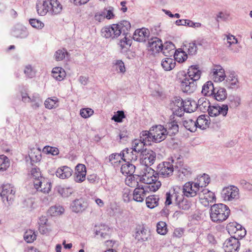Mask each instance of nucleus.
Wrapping results in <instances>:
<instances>
[{
  "label": "nucleus",
  "mask_w": 252,
  "mask_h": 252,
  "mask_svg": "<svg viewBox=\"0 0 252 252\" xmlns=\"http://www.w3.org/2000/svg\"><path fill=\"white\" fill-rule=\"evenodd\" d=\"M140 178L141 182L145 184L144 186H147L151 191H157L161 186L160 181H158V173H155V170L149 166H144Z\"/></svg>",
  "instance_id": "obj_1"
},
{
  "label": "nucleus",
  "mask_w": 252,
  "mask_h": 252,
  "mask_svg": "<svg viewBox=\"0 0 252 252\" xmlns=\"http://www.w3.org/2000/svg\"><path fill=\"white\" fill-rule=\"evenodd\" d=\"M230 213L228 207L222 203L211 205L209 210L211 220L218 223L225 220L228 218Z\"/></svg>",
  "instance_id": "obj_2"
},
{
  "label": "nucleus",
  "mask_w": 252,
  "mask_h": 252,
  "mask_svg": "<svg viewBox=\"0 0 252 252\" xmlns=\"http://www.w3.org/2000/svg\"><path fill=\"white\" fill-rule=\"evenodd\" d=\"M228 111V107L227 104H223L221 106L219 105L210 106L208 113L209 117H215L220 116V119L223 120L226 116Z\"/></svg>",
  "instance_id": "obj_3"
},
{
  "label": "nucleus",
  "mask_w": 252,
  "mask_h": 252,
  "mask_svg": "<svg viewBox=\"0 0 252 252\" xmlns=\"http://www.w3.org/2000/svg\"><path fill=\"white\" fill-rule=\"evenodd\" d=\"M151 130L153 142L159 143L165 139L167 134L166 129L163 126L157 125L152 126L151 128Z\"/></svg>",
  "instance_id": "obj_4"
},
{
  "label": "nucleus",
  "mask_w": 252,
  "mask_h": 252,
  "mask_svg": "<svg viewBox=\"0 0 252 252\" xmlns=\"http://www.w3.org/2000/svg\"><path fill=\"white\" fill-rule=\"evenodd\" d=\"M198 197L201 203L205 207H208L210 203L216 201L215 193L208 189H202L200 191Z\"/></svg>",
  "instance_id": "obj_5"
},
{
  "label": "nucleus",
  "mask_w": 252,
  "mask_h": 252,
  "mask_svg": "<svg viewBox=\"0 0 252 252\" xmlns=\"http://www.w3.org/2000/svg\"><path fill=\"white\" fill-rule=\"evenodd\" d=\"M156 154L150 149L145 148L140 155V163L144 166H150L156 160Z\"/></svg>",
  "instance_id": "obj_6"
},
{
  "label": "nucleus",
  "mask_w": 252,
  "mask_h": 252,
  "mask_svg": "<svg viewBox=\"0 0 252 252\" xmlns=\"http://www.w3.org/2000/svg\"><path fill=\"white\" fill-rule=\"evenodd\" d=\"M200 189L195 185L194 182H188L183 186V195L188 198L193 197L198 195Z\"/></svg>",
  "instance_id": "obj_7"
},
{
  "label": "nucleus",
  "mask_w": 252,
  "mask_h": 252,
  "mask_svg": "<svg viewBox=\"0 0 252 252\" xmlns=\"http://www.w3.org/2000/svg\"><path fill=\"white\" fill-rule=\"evenodd\" d=\"M181 88L184 93L190 94L195 92L197 88V82L186 75L181 82Z\"/></svg>",
  "instance_id": "obj_8"
},
{
  "label": "nucleus",
  "mask_w": 252,
  "mask_h": 252,
  "mask_svg": "<svg viewBox=\"0 0 252 252\" xmlns=\"http://www.w3.org/2000/svg\"><path fill=\"white\" fill-rule=\"evenodd\" d=\"M240 246L239 240L235 236H231L225 241L223 248L225 252H237Z\"/></svg>",
  "instance_id": "obj_9"
},
{
  "label": "nucleus",
  "mask_w": 252,
  "mask_h": 252,
  "mask_svg": "<svg viewBox=\"0 0 252 252\" xmlns=\"http://www.w3.org/2000/svg\"><path fill=\"white\" fill-rule=\"evenodd\" d=\"M221 195L225 200L229 201L239 198V189L234 186H230L223 189Z\"/></svg>",
  "instance_id": "obj_10"
},
{
  "label": "nucleus",
  "mask_w": 252,
  "mask_h": 252,
  "mask_svg": "<svg viewBox=\"0 0 252 252\" xmlns=\"http://www.w3.org/2000/svg\"><path fill=\"white\" fill-rule=\"evenodd\" d=\"M15 191L10 184L3 185L2 186V190L0 195L3 202L7 201L8 203H11L14 199Z\"/></svg>",
  "instance_id": "obj_11"
},
{
  "label": "nucleus",
  "mask_w": 252,
  "mask_h": 252,
  "mask_svg": "<svg viewBox=\"0 0 252 252\" xmlns=\"http://www.w3.org/2000/svg\"><path fill=\"white\" fill-rule=\"evenodd\" d=\"M33 185L37 191H40L44 193H47L51 190V184L49 181L44 178H40V180L33 181Z\"/></svg>",
  "instance_id": "obj_12"
},
{
  "label": "nucleus",
  "mask_w": 252,
  "mask_h": 252,
  "mask_svg": "<svg viewBox=\"0 0 252 252\" xmlns=\"http://www.w3.org/2000/svg\"><path fill=\"white\" fill-rule=\"evenodd\" d=\"M158 172V174L162 176L163 177H168L172 175L174 168L173 166L169 162H163L159 164L157 167Z\"/></svg>",
  "instance_id": "obj_13"
},
{
  "label": "nucleus",
  "mask_w": 252,
  "mask_h": 252,
  "mask_svg": "<svg viewBox=\"0 0 252 252\" xmlns=\"http://www.w3.org/2000/svg\"><path fill=\"white\" fill-rule=\"evenodd\" d=\"M114 26L115 24H113L111 26H105L102 28L101 30L102 36L111 39L118 37L120 35V32H118Z\"/></svg>",
  "instance_id": "obj_14"
},
{
  "label": "nucleus",
  "mask_w": 252,
  "mask_h": 252,
  "mask_svg": "<svg viewBox=\"0 0 252 252\" xmlns=\"http://www.w3.org/2000/svg\"><path fill=\"white\" fill-rule=\"evenodd\" d=\"M44 5L48 9V12L52 14H58L62 10V6L57 0H45Z\"/></svg>",
  "instance_id": "obj_15"
},
{
  "label": "nucleus",
  "mask_w": 252,
  "mask_h": 252,
  "mask_svg": "<svg viewBox=\"0 0 252 252\" xmlns=\"http://www.w3.org/2000/svg\"><path fill=\"white\" fill-rule=\"evenodd\" d=\"M149 190V189L147 186H138V188H136L134 190L133 194V199L137 202H142L146 196L147 192H148Z\"/></svg>",
  "instance_id": "obj_16"
},
{
  "label": "nucleus",
  "mask_w": 252,
  "mask_h": 252,
  "mask_svg": "<svg viewBox=\"0 0 252 252\" xmlns=\"http://www.w3.org/2000/svg\"><path fill=\"white\" fill-rule=\"evenodd\" d=\"M150 32L148 29L142 28L135 30L133 35V38L134 40L138 42H145L148 39Z\"/></svg>",
  "instance_id": "obj_17"
},
{
  "label": "nucleus",
  "mask_w": 252,
  "mask_h": 252,
  "mask_svg": "<svg viewBox=\"0 0 252 252\" xmlns=\"http://www.w3.org/2000/svg\"><path fill=\"white\" fill-rule=\"evenodd\" d=\"M162 44L161 40L156 37H152L148 41L149 50L152 51L153 53L161 51Z\"/></svg>",
  "instance_id": "obj_18"
},
{
  "label": "nucleus",
  "mask_w": 252,
  "mask_h": 252,
  "mask_svg": "<svg viewBox=\"0 0 252 252\" xmlns=\"http://www.w3.org/2000/svg\"><path fill=\"white\" fill-rule=\"evenodd\" d=\"M75 181L78 183H81L86 179V168L82 164H78L75 168Z\"/></svg>",
  "instance_id": "obj_19"
},
{
  "label": "nucleus",
  "mask_w": 252,
  "mask_h": 252,
  "mask_svg": "<svg viewBox=\"0 0 252 252\" xmlns=\"http://www.w3.org/2000/svg\"><path fill=\"white\" fill-rule=\"evenodd\" d=\"M149 233L144 226H139L136 228L135 239L139 242H144L148 240Z\"/></svg>",
  "instance_id": "obj_20"
},
{
  "label": "nucleus",
  "mask_w": 252,
  "mask_h": 252,
  "mask_svg": "<svg viewBox=\"0 0 252 252\" xmlns=\"http://www.w3.org/2000/svg\"><path fill=\"white\" fill-rule=\"evenodd\" d=\"M87 208V204L83 198L75 199L71 204V209L75 213L82 212Z\"/></svg>",
  "instance_id": "obj_21"
},
{
  "label": "nucleus",
  "mask_w": 252,
  "mask_h": 252,
  "mask_svg": "<svg viewBox=\"0 0 252 252\" xmlns=\"http://www.w3.org/2000/svg\"><path fill=\"white\" fill-rule=\"evenodd\" d=\"M72 172V170L70 167L63 166L57 169L56 171V175L58 178L64 179L70 177Z\"/></svg>",
  "instance_id": "obj_22"
},
{
  "label": "nucleus",
  "mask_w": 252,
  "mask_h": 252,
  "mask_svg": "<svg viewBox=\"0 0 252 252\" xmlns=\"http://www.w3.org/2000/svg\"><path fill=\"white\" fill-rule=\"evenodd\" d=\"M210 121L211 120L208 115H201L195 121L196 127H199L202 129H206L209 127Z\"/></svg>",
  "instance_id": "obj_23"
},
{
  "label": "nucleus",
  "mask_w": 252,
  "mask_h": 252,
  "mask_svg": "<svg viewBox=\"0 0 252 252\" xmlns=\"http://www.w3.org/2000/svg\"><path fill=\"white\" fill-rule=\"evenodd\" d=\"M141 178L140 176L138 175H128V177L126 179L125 182L126 185L131 188H138L139 185V182H141Z\"/></svg>",
  "instance_id": "obj_24"
},
{
  "label": "nucleus",
  "mask_w": 252,
  "mask_h": 252,
  "mask_svg": "<svg viewBox=\"0 0 252 252\" xmlns=\"http://www.w3.org/2000/svg\"><path fill=\"white\" fill-rule=\"evenodd\" d=\"M115 27L117 29L118 32H120V35L123 33V35H126L128 33V31L131 28L130 23L126 20L121 21L117 24H115Z\"/></svg>",
  "instance_id": "obj_25"
},
{
  "label": "nucleus",
  "mask_w": 252,
  "mask_h": 252,
  "mask_svg": "<svg viewBox=\"0 0 252 252\" xmlns=\"http://www.w3.org/2000/svg\"><path fill=\"white\" fill-rule=\"evenodd\" d=\"M166 133L170 136L174 135L179 131V126L177 122L174 120L166 124L165 127Z\"/></svg>",
  "instance_id": "obj_26"
},
{
  "label": "nucleus",
  "mask_w": 252,
  "mask_h": 252,
  "mask_svg": "<svg viewBox=\"0 0 252 252\" xmlns=\"http://www.w3.org/2000/svg\"><path fill=\"white\" fill-rule=\"evenodd\" d=\"M138 154L136 152H134V150L131 148L130 149H126V150H124L123 157L125 161L127 160V161H135L137 159Z\"/></svg>",
  "instance_id": "obj_27"
},
{
  "label": "nucleus",
  "mask_w": 252,
  "mask_h": 252,
  "mask_svg": "<svg viewBox=\"0 0 252 252\" xmlns=\"http://www.w3.org/2000/svg\"><path fill=\"white\" fill-rule=\"evenodd\" d=\"M201 72L197 65H192L188 69L187 77H189L196 82L200 78Z\"/></svg>",
  "instance_id": "obj_28"
},
{
  "label": "nucleus",
  "mask_w": 252,
  "mask_h": 252,
  "mask_svg": "<svg viewBox=\"0 0 252 252\" xmlns=\"http://www.w3.org/2000/svg\"><path fill=\"white\" fill-rule=\"evenodd\" d=\"M174 44L171 42H166L162 44L161 51L165 56L172 57L175 50Z\"/></svg>",
  "instance_id": "obj_29"
},
{
  "label": "nucleus",
  "mask_w": 252,
  "mask_h": 252,
  "mask_svg": "<svg viewBox=\"0 0 252 252\" xmlns=\"http://www.w3.org/2000/svg\"><path fill=\"white\" fill-rule=\"evenodd\" d=\"M181 189L180 187L176 186L173 188V193L171 194L170 192H166V200H165V205H169L172 204V199L173 198H174L175 203L176 204V201H178L179 195H178V190H180Z\"/></svg>",
  "instance_id": "obj_30"
},
{
  "label": "nucleus",
  "mask_w": 252,
  "mask_h": 252,
  "mask_svg": "<svg viewBox=\"0 0 252 252\" xmlns=\"http://www.w3.org/2000/svg\"><path fill=\"white\" fill-rule=\"evenodd\" d=\"M227 95L226 90L221 87H216L215 92L214 91L212 95L215 99L219 101L225 100L227 97Z\"/></svg>",
  "instance_id": "obj_31"
},
{
  "label": "nucleus",
  "mask_w": 252,
  "mask_h": 252,
  "mask_svg": "<svg viewBox=\"0 0 252 252\" xmlns=\"http://www.w3.org/2000/svg\"><path fill=\"white\" fill-rule=\"evenodd\" d=\"M211 106L210 101L206 97H201L198 100L196 103V108L200 111L205 113L208 111Z\"/></svg>",
  "instance_id": "obj_32"
},
{
  "label": "nucleus",
  "mask_w": 252,
  "mask_h": 252,
  "mask_svg": "<svg viewBox=\"0 0 252 252\" xmlns=\"http://www.w3.org/2000/svg\"><path fill=\"white\" fill-rule=\"evenodd\" d=\"M210 179L209 175L204 174L203 175L197 178V181L194 183L199 188L200 190L204 189V187H206L210 183Z\"/></svg>",
  "instance_id": "obj_33"
},
{
  "label": "nucleus",
  "mask_w": 252,
  "mask_h": 252,
  "mask_svg": "<svg viewBox=\"0 0 252 252\" xmlns=\"http://www.w3.org/2000/svg\"><path fill=\"white\" fill-rule=\"evenodd\" d=\"M161 65L165 71H170L175 67L176 62L171 58H165L162 60Z\"/></svg>",
  "instance_id": "obj_34"
},
{
  "label": "nucleus",
  "mask_w": 252,
  "mask_h": 252,
  "mask_svg": "<svg viewBox=\"0 0 252 252\" xmlns=\"http://www.w3.org/2000/svg\"><path fill=\"white\" fill-rule=\"evenodd\" d=\"M52 73L53 77L59 81L63 80L66 76V72L64 69L60 67H54Z\"/></svg>",
  "instance_id": "obj_35"
},
{
  "label": "nucleus",
  "mask_w": 252,
  "mask_h": 252,
  "mask_svg": "<svg viewBox=\"0 0 252 252\" xmlns=\"http://www.w3.org/2000/svg\"><path fill=\"white\" fill-rule=\"evenodd\" d=\"M135 170V166L130 163L129 161H127L126 163L123 164L121 168V171L123 175H132Z\"/></svg>",
  "instance_id": "obj_36"
},
{
  "label": "nucleus",
  "mask_w": 252,
  "mask_h": 252,
  "mask_svg": "<svg viewBox=\"0 0 252 252\" xmlns=\"http://www.w3.org/2000/svg\"><path fill=\"white\" fill-rule=\"evenodd\" d=\"M215 88L212 81L207 82L202 87V93L205 96H212Z\"/></svg>",
  "instance_id": "obj_37"
},
{
  "label": "nucleus",
  "mask_w": 252,
  "mask_h": 252,
  "mask_svg": "<svg viewBox=\"0 0 252 252\" xmlns=\"http://www.w3.org/2000/svg\"><path fill=\"white\" fill-rule=\"evenodd\" d=\"M178 208L183 210H188L190 209L191 203L188 199L183 197V195L179 198L176 203Z\"/></svg>",
  "instance_id": "obj_38"
},
{
  "label": "nucleus",
  "mask_w": 252,
  "mask_h": 252,
  "mask_svg": "<svg viewBox=\"0 0 252 252\" xmlns=\"http://www.w3.org/2000/svg\"><path fill=\"white\" fill-rule=\"evenodd\" d=\"M180 163L181 162H180V165H181ZM183 164L181 165L182 166L179 168L178 171V176L182 179L189 177L192 173L190 167L187 165L185 166H183Z\"/></svg>",
  "instance_id": "obj_39"
},
{
  "label": "nucleus",
  "mask_w": 252,
  "mask_h": 252,
  "mask_svg": "<svg viewBox=\"0 0 252 252\" xmlns=\"http://www.w3.org/2000/svg\"><path fill=\"white\" fill-rule=\"evenodd\" d=\"M227 46L230 48V50L234 53H237L239 51L238 48H233V46L231 47V45H235L237 42V39L232 34H228L226 35Z\"/></svg>",
  "instance_id": "obj_40"
},
{
  "label": "nucleus",
  "mask_w": 252,
  "mask_h": 252,
  "mask_svg": "<svg viewBox=\"0 0 252 252\" xmlns=\"http://www.w3.org/2000/svg\"><path fill=\"white\" fill-rule=\"evenodd\" d=\"M144 143L145 142H142L139 139H135L132 142V148L131 149L134 150V152H136L138 153H140L141 155L145 149L144 148L146 144Z\"/></svg>",
  "instance_id": "obj_41"
},
{
  "label": "nucleus",
  "mask_w": 252,
  "mask_h": 252,
  "mask_svg": "<svg viewBox=\"0 0 252 252\" xmlns=\"http://www.w3.org/2000/svg\"><path fill=\"white\" fill-rule=\"evenodd\" d=\"M177 26H186L189 27H200L201 24L199 23H194L191 20L189 19H180L175 22Z\"/></svg>",
  "instance_id": "obj_42"
},
{
  "label": "nucleus",
  "mask_w": 252,
  "mask_h": 252,
  "mask_svg": "<svg viewBox=\"0 0 252 252\" xmlns=\"http://www.w3.org/2000/svg\"><path fill=\"white\" fill-rule=\"evenodd\" d=\"M213 75L216 81H223L225 77L224 69L220 66H217L213 69Z\"/></svg>",
  "instance_id": "obj_43"
},
{
  "label": "nucleus",
  "mask_w": 252,
  "mask_h": 252,
  "mask_svg": "<svg viewBox=\"0 0 252 252\" xmlns=\"http://www.w3.org/2000/svg\"><path fill=\"white\" fill-rule=\"evenodd\" d=\"M238 80L233 74L228 76L226 80V86L228 88L234 89L238 87Z\"/></svg>",
  "instance_id": "obj_44"
},
{
  "label": "nucleus",
  "mask_w": 252,
  "mask_h": 252,
  "mask_svg": "<svg viewBox=\"0 0 252 252\" xmlns=\"http://www.w3.org/2000/svg\"><path fill=\"white\" fill-rule=\"evenodd\" d=\"M174 58V61L179 63H183L185 62L188 58V55L184 51H179L176 50L173 54Z\"/></svg>",
  "instance_id": "obj_45"
},
{
  "label": "nucleus",
  "mask_w": 252,
  "mask_h": 252,
  "mask_svg": "<svg viewBox=\"0 0 252 252\" xmlns=\"http://www.w3.org/2000/svg\"><path fill=\"white\" fill-rule=\"evenodd\" d=\"M159 198L156 195H151L146 197V203L147 207L153 209L158 205Z\"/></svg>",
  "instance_id": "obj_46"
},
{
  "label": "nucleus",
  "mask_w": 252,
  "mask_h": 252,
  "mask_svg": "<svg viewBox=\"0 0 252 252\" xmlns=\"http://www.w3.org/2000/svg\"><path fill=\"white\" fill-rule=\"evenodd\" d=\"M151 129L149 131L145 130L141 132L140 135V139L142 142H145L144 143H145L147 145H150V142L151 141H153V139L151 137Z\"/></svg>",
  "instance_id": "obj_47"
},
{
  "label": "nucleus",
  "mask_w": 252,
  "mask_h": 252,
  "mask_svg": "<svg viewBox=\"0 0 252 252\" xmlns=\"http://www.w3.org/2000/svg\"><path fill=\"white\" fill-rule=\"evenodd\" d=\"M30 102L32 103V107L34 109H37L42 103V100L38 94H34L31 97Z\"/></svg>",
  "instance_id": "obj_48"
},
{
  "label": "nucleus",
  "mask_w": 252,
  "mask_h": 252,
  "mask_svg": "<svg viewBox=\"0 0 252 252\" xmlns=\"http://www.w3.org/2000/svg\"><path fill=\"white\" fill-rule=\"evenodd\" d=\"M64 211V208L61 206L51 207L48 210V214L52 216H56L62 214Z\"/></svg>",
  "instance_id": "obj_49"
},
{
  "label": "nucleus",
  "mask_w": 252,
  "mask_h": 252,
  "mask_svg": "<svg viewBox=\"0 0 252 252\" xmlns=\"http://www.w3.org/2000/svg\"><path fill=\"white\" fill-rule=\"evenodd\" d=\"M10 166L8 158L3 155H0V171H5Z\"/></svg>",
  "instance_id": "obj_50"
},
{
  "label": "nucleus",
  "mask_w": 252,
  "mask_h": 252,
  "mask_svg": "<svg viewBox=\"0 0 252 252\" xmlns=\"http://www.w3.org/2000/svg\"><path fill=\"white\" fill-rule=\"evenodd\" d=\"M183 125L185 127L191 132H194L196 130L195 121L190 119H188L183 121Z\"/></svg>",
  "instance_id": "obj_51"
},
{
  "label": "nucleus",
  "mask_w": 252,
  "mask_h": 252,
  "mask_svg": "<svg viewBox=\"0 0 252 252\" xmlns=\"http://www.w3.org/2000/svg\"><path fill=\"white\" fill-rule=\"evenodd\" d=\"M196 108V103L195 101L184 100V111L188 112H193Z\"/></svg>",
  "instance_id": "obj_52"
},
{
  "label": "nucleus",
  "mask_w": 252,
  "mask_h": 252,
  "mask_svg": "<svg viewBox=\"0 0 252 252\" xmlns=\"http://www.w3.org/2000/svg\"><path fill=\"white\" fill-rule=\"evenodd\" d=\"M58 99L56 97L53 98H48L44 102L45 106L46 108L51 109L56 108L58 106Z\"/></svg>",
  "instance_id": "obj_53"
},
{
  "label": "nucleus",
  "mask_w": 252,
  "mask_h": 252,
  "mask_svg": "<svg viewBox=\"0 0 252 252\" xmlns=\"http://www.w3.org/2000/svg\"><path fill=\"white\" fill-rule=\"evenodd\" d=\"M36 235L35 232L31 230L27 231L24 234V239L29 243L32 242L34 240L36 239Z\"/></svg>",
  "instance_id": "obj_54"
},
{
  "label": "nucleus",
  "mask_w": 252,
  "mask_h": 252,
  "mask_svg": "<svg viewBox=\"0 0 252 252\" xmlns=\"http://www.w3.org/2000/svg\"><path fill=\"white\" fill-rule=\"evenodd\" d=\"M157 231L160 235L166 234L167 232L166 223L164 221L158 222L157 225Z\"/></svg>",
  "instance_id": "obj_55"
},
{
  "label": "nucleus",
  "mask_w": 252,
  "mask_h": 252,
  "mask_svg": "<svg viewBox=\"0 0 252 252\" xmlns=\"http://www.w3.org/2000/svg\"><path fill=\"white\" fill-rule=\"evenodd\" d=\"M68 55V52L65 49H60L57 50L55 53V57L57 61H62L65 58V55Z\"/></svg>",
  "instance_id": "obj_56"
},
{
  "label": "nucleus",
  "mask_w": 252,
  "mask_h": 252,
  "mask_svg": "<svg viewBox=\"0 0 252 252\" xmlns=\"http://www.w3.org/2000/svg\"><path fill=\"white\" fill-rule=\"evenodd\" d=\"M173 103L174 105L177 107L178 110H180L182 112L184 107V101L179 96H176L174 98Z\"/></svg>",
  "instance_id": "obj_57"
},
{
  "label": "nucleus",
  "mask_w": 252,
  "mask_h": 252,
  "mask_svg": "<svg viewBox=\"0 0 252 252\" xmlns=\"http://www.w3.org/2000/svg\"><path fill=\"white\" fill-rule=\"evenodd\" d=\"M186 47L187 48V49L189 55H194L196 54L197 47L195 41L189 43Z\"/></svg>",
  "instance_id": "obj_58"
},
{
  "label": "nucleus",
  "mask_w": 252,
  "mask_h": 252,
  "mask_svg": "<svg viewBox=\"0 0 252 252\" xmlns=\"http://www.w3.org/2000/svg\"><path fill=\"white\" fill-rule=\"evenodd\" d=\"M36 10L38 14L41 16L45 15L48 11V9L44 5V1L43 3L36 4Z\"/></svg>",
  "instance_id": "obj_59"
},
{
  "label": "nucleus",
  "mask_w": 252,
  "mask_h": 252,
  "mask_svg": "<svg viewBox=\"0 0 252 252\" xmlns=\"http://www.w3.org/2000/svg\"><path fill=\"white\" fill-rule=\"evenodd\" d=\"M230 16V14L227 12H219L217 15L216 17V21L219 23L220 22L219 19H221L222 21H225L228 20Z\"/></svg>",
  "instance_id": "obj_60"
},
{
  "label": "nucleus",
  "mask_w": 252,
  "mask_h": 252,
  "mask_svg": "<svg viewBox=\"0 0 252 252\" xmlns=\"http://www.w3.org/2000/svg\"><path fill=\"white\" fill-rule=\"evenodd\" d=\"M116 70L119 72L124 73L126 72V68L124 62L121 60H116L114 63Z\"/></svg>",
  "instance_id": "obj_61"
},
{
  "label": "nucleus",
  "mask_w": 252,
  "mask_h": 252,
  "mask_svg": "<svg viewBox=\"0 0 252 252\" xmlns=\"http://www.w3.org/2000/svg\"><path fill=\"white\" fill-rule=\"evenodd\" d=\"M125 117V115L123 111H118L112 118V120L117 123L122 122L123 119Z\"/></svg>",
  "instance_id": "obj_62"
},
{
  "label": "nucleus",
  "mask_w": 252,
  "mask_h": 252,
  "mask_svg": "<svg viewBox=\"0 0 252 252\" xmlns=\"http://www.w3.org/2000/svg\"><path fill=\"white\" fill-rule=\"evenodd\" d=\"M29 22L32 27L36 29H41L44 27V24L42 22L35 19H31Z\"/></svg>",
  "instance_id": "obj_63"
},
{
  "label": "nucleus",
  "mask_w": 252,
  "mask_h": 252,
  "mask_svg": "<svg viewBox=\"0 0 252 252\" xmlns=\"http://www.w3.org/2000/svg\"><path fill=\"white\" fill-rule=\"evenodd\" d=\"M94 113V111L90 108H83L80 110V115L84 118H87L92 115Z\"/></svg>",
  "instance_id": "obj_64"
}]
</instances>
